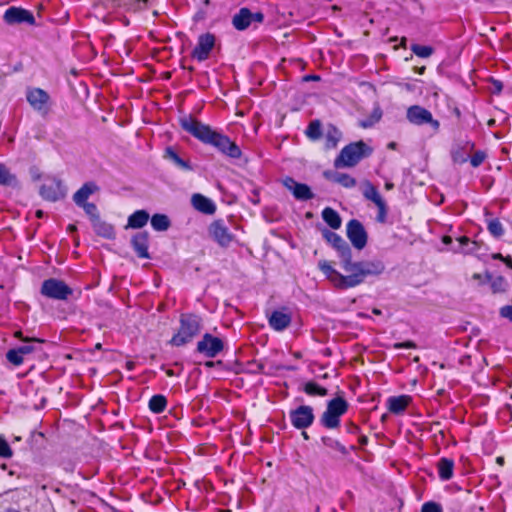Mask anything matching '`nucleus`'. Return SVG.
<instances>
[{"instance_id": "4c0bfd02", "label": "nucleus", "mask_w": 512, "mask_h": 512, "mask_svg": "<svg viewBox=\"0 0 512 512\" xmlns=\"http://www.w3.org/2000/svg\"><path fill=\"white\" fill-rule=\"evenodd\" d=\"M305 134L309 139L313 141L319 140L322 136L321 122L317 119L311 121L305 131Z\"/></svg>"}, {"instance_id": "473e14b6", "label": "nucleus", "mask_w": 512, "mask_h": 512, "mask_svg": "<svg viewBox=\"0 0 512 512\" xmlns=\"http://www.w3.org/2000/svg\"><path fill=\"white\" fill-rule=\"evenodd\" d=\"M0 185L11 187L18 185L16 175L12 174L7 166L3 163H0Z\"/></svg>"}, {"instance_id": "a18cd8bd", "label": "nucleus", "mask_w": 512, "mask_h": 512, "mask_svg": "<svg viewBox=\"0 0 512 512\" xmlns=\"http://www.w3.org/2000/svg\"><path fill=\"white\" fill-rule=\"evenodd\" d=\"M487 155L483 151H476L470 158L471 165L476 168L479 167L484 160L486 159Z\"/></svg>"}, {"instance_id": "f03ea898", "label": "nucleus", "mask_w": 512, "mask_h": 512, "mask_svg": "<svg viewBox=\"0 0 512 512\" xmlns=\"http://www.w3.org/2000/svg\"><path fill=\"white\" fill-rule=\"evenodd\" d=\"M181 128L191 134L204 144L216 148L219 152L233 159H239L242 156L240 147L228 136L212 129L193 116H185L180 119Z\"/></svg>"}, {"instance_id": "37998d69", "label": "nucleus", "mask_w": 512, "mask_h": 512, "mask_svg": "<svg viewBox=\"0 0 512 512\" xmlns=\"http://www.w3.org/2000/svg\"><path fill=\"white\" fill-rule=\"evenodd\" d=\"M12 456L13 450L4 436L0 435V458L10 459Z\"/></svg>"}, {"instance_id": "dca6fc26", "label": "nucleus", "mask_w": 512, "mask_h": 512, "mask_svg": "<svg viewBox=\"0 0 512 512\" xmlns=\"http://www.w3.org/2000/svg\"><path fill=\"white\" fill-rule=\"evenodd\" d=\"M215 45V37L210 33L202 34L198 38L197 45L192 51V57L199 62L208 59L211 50Z\"/></svg>"}, {"instance_id": "5701e85b", "label": "nucleus", "mask_w": 512, "mask_h": 512, "mask_svg": "<svg viewBox=\"0 0 512 512\" xmlns=\"http://www.w3.org/2000/svg\"><path fill=\"white\" fill-rule=\"evenodd\" d=\"M164 158L172 162L174 166L182 171L189 172L193 171L194 169L190 161L181 158L180 155L172 147H167L165 149Z\"/></svg>"}, {"instance_id": "7c9ffc66", "label": "nucleus", "mask_w": 512, "mask_h": 512, "mask_svg": "<svg viewBox=\"0 0 512 512\" xmlns=\"http://www.w3.org/2000/svg\"><path fill=\"white\" fill-rule=\"evenodd\" d=\"M94 231L105 238H112L114 236V228L112 225L102 221L100 218L92 222Z\"/></svg>"}, {"instance_id": "6ab92c4d", "label": "nucleus", "mask_w": 512, "mask_h": 512, "mask_svg": "<svg viewBox=\"0 0 512 512\" xmlns=\"http://www.w3.org/2000/svg\"><path fill=\"white\" fill-rule=\"evenodd\" d=\"M132 247L139 258L150 259L148 251L149 234L146 231L135 234L131 239Z\"/></svg>"}, {"instance_id": "bb28decb", "label": "nucleus", "mask_w": 512, "mask_h": 512, "mask_svg": "<svg viewBox=\"0 0 512 512\" xmlns=\"http://www.w3.org/2000/svg\"><path fill=\"white\" fill-rule=\"evenodd\" d=\"M437 471L442 481H448L454 474V461L450 458H440L437 463Z\"/></svg>"}, {"instance_id": "7ed1b4c3", "label": "nucleus", "mask_w": 512, "mask_h": 512, "mask_svg": "<svg viewBox=\"0 0 512 512\" xmlns=\"http://www.w3.org/2000/svg\"><path fill=\"white\" fill-rule=\"evenodd\" d=\"M372 153L373 148L364 141L352 142L341 149L334 160V167L336 169L355 167L360 161L370 157Z\"/></svg>"}, {"instance_id": "9d476101", "label": "nucleus", "mask_w": 512, "mask_h": 512, "mask_svg": "<svg viewBox=\"0 0 512 512\" xmlns=\"http://www.w3.org/2000/svg\"><path fill=\"white\" fill-rule=\"evenodd\" d=\"M26 99L30 106L40 113L47 115L50 110V96L41 88H28L26 91Z\"/></svg>"}, {"instance_id": "4468645a", "label": "nucleus", "mask_w": 512, "mask_h": 512, "mask_svg": "<svg viewBox=\"0 0 512 512\" xmlns=\"http://www.w3.org/2000/svg\"><path fill=\"white\" fill-rule=\"evenodd\" d=\"M3 19L5 23L9 25L28 24L30 26L35 25V17L32 12L22 7L12 6L9 7L4 15Z\"/></svg>"}, {"instance_id": "de8ad7c7", "label": "nucleus", "mask_w": 512, "mask_h": 512, "mask_svg": "<svg viewBox=\"0 0 512 512\" xmlns=\"http://www.w3.org/2000/svg\"><path fill=\"white\" fill-rule=\"evenodd\" d=\"M377 208H378L377 221L380 223H384L386 221V217H387L386 202L383 201L382 203L378 204Z\"/></svg>"}, {"instance_id": "72a5a7b5", "label": "nucleus", "mask_w": 512, "mask_h": 512, "mask_svg": "<svg viewBox=\"0 0 512 512\" xmlns=\"http://www.w3.org/2000/svg\"><path fill=\"white\" fill-rule=\"evenodd\" d=\"M486 281L490 282L491 289L493 293H501L504 292L507 288V281L503 276H497L493 278L491 273H485Z\"/></svg>"}, {"instance_id": "0eeeda50", "label": "nucleus", "mask_w": 512, "mask_h": 512, "mask_svg": "<svg viewBox=\"0 0 512 512\" xmlns=\"http://www.w3.org/2000/svg\"><path fill=\"white\" fill-rule=\"evenodd\" d=\"M406 118L411 124L416 126L429 125L434 132H437L440 128V122L433 118L432 113L428 109L420 105L408 107Z\"/></svg>"}, {"instance_id": "4d7b16f0", "label": "nucleus", "mask_w": 512, "mask_h": 512, "mask_svg": "<svg viewBox=\"0 0 512 512\" xmlns=\"http://www.w3.org/2000/svg\"><path fill=\"white\" fill-rule=\"evenodd\" d=\"M503 262L510 268H512V258L510 255L504 256Z\"/></svg>"}, {"instance_id": "c03bdc74", "label": "nucleus", "mask_w": 512, "mask_h": 512, "mask_svg": "<svg viewBox=\"0 0 512 512\" xmlns=\"http://www.w3.org/2000/svg\"><path fill=\"white\" fill-rule=\"evenodd\" d=\"M85 211V213L90 217L91 222L100 218L98 214V209L94 203L87 202L85 204L80 205Z\"/></svg>"}, {"instance_id": "aec40b11", "label": "nucleus", "mask_w": 512, "mask_h": 512, "mask_svg": "<svg viewBox=\"0 0 512 512\" xmlns=\"http://www.w3.org/2000/svg\"><path fill=\"white\" fill-rule=\"evenodd\" d=\"M34 347L30 343H25L15 349H10L6 353L7 360L14 366H20L24 361V356L32 353Z\"/></svg>"}, {"instance_id": "79ce46f5", "label": "nucleus", "mask_w": 512, "mask_h": 512, "mask_svg": "<svg viewBox=\"0 0 512 512\" xmlns=\"http://www.w3.org/2000/svg\"><path fill=\"white\" fill-rule=\"evenodd\" d=\"M382 117V112L379 108L373 110L371 115L364 120L360 121V126L362 128L372 127L375 123H377Z\"/></svg>"}, {"instance_id": "cd10ccee", "label": "nucleus", "mask_w": 512, "mask_h": 512, "mask_svg": "<svg viewBox=\"0 0 512 512\" xmlns=\"http://www.w3.org/2000/svg\"><path fill=\"white\" fill-rule=\"evenodd\" d=\"M150 216L146 210H137L128 217V228L141 229L149 221Z\"/></svg>"}, {"instance_id": "13d9d810", "label": "nucleus", "mask_w": 512, "mask_h": 512, "mask_svg": "<svg viewBox=\"0 0 512 512\" xmlns=\"http://www.w3.org/2000/svg\"><path fill=\"white\" fill-rule=\"evenodd\" d=\"M458 240L461 245H468L470 243V239L466 236H462Z\"/></svg>"}, {"instance_id": "09e8293b", "label": "nucleus", "mask_w": 512, "mask_h": 512, "mask_svg": "<svg viewBox=\"0 0 512 512\" xmlns=\"http://www.w3.org/2000/svg\"><path fill=\"white\" fill-rule=\"evenodd\" d=\"M500 316L512 322V305H506L500 308Z\"/></svg>"}, {"instance_id": "2f4dec72", "label": "nucleus", "mask_w": 512, "mask_h": 512, "mask_svg": "<svg viewBox=\"0 0 512 512\" xmlns=\"http://www.w3.org/2000/svg\"><path fill=\"white\" fill-rule=\"evenodd\" d=\"M166 406H167V399L164 395H161V394L153 395L150 398L149 403H148V407H149L150 411L155 414L162 413L166 409Z\"/></svg>"}, {"instance_id": "f3484780", "label": "nucleus", "mask_w": 512, "mask_h": 512, "mask_svg": "<svg viewBox=\"0 0 512 512\" xmlns=\"http://www.w3.org/2000/svg\"><path fill=\"white\" fill-rule=\"evenodd\" d=\"M282 182L284 187L291 191L295 199L299 201H307L314 197L313 192L307 184L298 183L292 177H286Z\"/></svg>"}, {"instance_id": "052dcab7", "label": "nucleus", "mask_w": 512, "mask_h": 512, "mask_svg": "<svg viewBox=\"0 0 512 512\" xmlns=\"http://www.w3.org/2000/svg\"><path fill=\"white\" fill-rule=\"evenodd\" d=\"M134 367H135L134 362H132V361H128V362L126 363V368H127L128 370H133V369H134Z\"/></svg>"}, {"instance_id": "c756f323", "label": "nucleus", "mask_w": 512, "mask_h": 512, "mask_svg": "<svg viewBox=\"0 0 512 512\" xmlns=\"http://www.w3.org/2000/svg\"><path fill=\"white\" fill-rule=\"evenodd\" d=\"M322 218L332 229H339L341 227L342 220L339 213L330 207L323 209Z\"/></svg>"}, {"instance_id": "49530a36", "label": "nucleus", "mask_w": 512, "mask_h": 512, "mask_svg": "<svg viewBox=\"0 0 512 512\" xmlns=\"http://www.w3.org/2000/svg\"><path fill=\"white\" fill-rule=\"evenodd\" d=\"M421 512H443V509L439 503L430 501L422 505Z\"/></svg>"}, {"instance_id": "1a4fd4ad", "label": "nucleus", "mask_w": 512, "mask_h": 512, "mask_svg": "<svg viewBox=\"0 0 512 512\" xmlns=\"http://www.w3.org/2000/svg\"><path fill=\"white\" fill-rule=\"evenodd\" d=\"M209 236L222 248L229 247L236 239L224 220L213 221L208 227Z\"/></svg>"}, {"instance_id": "f704fd0d", "label": "nucleus", "mask_w": 512, "mask_h": 512, "mask_svg": "<svg viewBox=\"0 0 512 512\" xmlns=\"http://www.w3.org/2000/svg\"><path fill=\"white\" fill-rule=\"evenodd\" d=\"M363 196L367 199L372 201L376 206L383 201H385L382 196L380 195L377 188L370 182L365 183V188L363 190Z\"/></svg>"}, {"instance_id": "393cba45", "label": "nucleus", "mask_w": 512, "mask_h": 512, "mask_svg": "<svg viewBox=\"0 0 512 512\" xmlns=\"http://www.w3.org/2000/svg\"><path fill=\"white\" fill-rule=\"evenodd\" d=\"M411 397L408 395L392 396L387 400L388 410L393 414H401L408 407Z\"/></svg>"}, {"instance_id": "a211bd4d", "label": "nucleus", "mask_w": 512, "mask_h": 512, "mask_svg": "<svg viewBox=\"0 0 512 512\" xmlns=\"http://www.w3.org/2000/svg\"><path fill=\"white\" fill-rule=\"evenodd\" d=\"M292 321V315L287 308L273 311L268 317L269 326L275 331H283L288 328Z\"/></svg>"}, {"instance_id": "a19ab883", "label": "nucleus", "mask_w": 512, "mask_h": 512, "mask_svg": "<svg viewBox=\"0 0 512 512\" xmlns=\"http://www.w3.org/2000/svg\"><path fill=\"white\" fill-rule=\"evenodd\" d=\"M411 51L420 58H428L430 57L434 49L431 46H425L420 44H413L411 45Z\"/></svg>"}, {"instance_id": "774afa93", "label": "nucleus", "mask_w": 512, "mask_h": 512, "mask_svg": "<svg viewBox=\"0 0 512 512\" xmlns=\"http://www.w3.org/2000/svg\"><path fill=\"white\" fill-rule=\"evenodd\" d=\"M496 461H497L498 464L503 465L504 458L503 457H497Z\"/></svg>"}, {"instance_id": "423d86ee", "label": "nucleus", "mask_w": 512, "mask_h": 512, "mask_svg": "<svg viewBox=\"0 0 512 512\" xmlns=\"http://www.w3.org/2000/svg\"><path fill=\"white\" fill-rule=\"evenodd\" d=\"M40 293L48 299L67 301L73 295V289L63 280L49 278L42 282Z\"/></svg>"}, {"instance_id": "338daca9", "label": "nucleus", "mask_w": 512, "mask_h": 512, "mask_svg": "<svg viewBox=\"0 0 512 512\" xmlns=\"http://www.w3.org/2000/svg\"><path fill=\"white\" fill-rule=\"evenodd\" d=\"M451 241H452V240H451V237H449V236H445V237L443 238V242H444V243H451Z\"/></svg>"}, {"instance_id": "680f3d73", "label": "nucleus", "mask_w": 512, "mask_h": 512, "mask_svg": "<svg viewBox=\"0 0 512 512\" xmlns=\"http://www.w3.org/2000/svg\"><path fill=\"white\" fill-rule=\"evenodd\" d=\"M425 69H426V68H425V66H422V67H420V68H417V69H416V72H417L418 74H424Z\"/></svg>"}, {"instance_id": "4be33fe9", "label": "nucleus", "mask_w": 512, "mask_h": 512, "mask_svg": "<svg viewBox=\"0 0 512 512\" xmlns=\"http://www.w3.org/2000/svg\"><path fill=\"white\" fill-rule=\"evenodd\" d=\"M191 202L196 210L204 214L212 215L216 211L214 202L202 194H194L192 196Z\"/></svg>"}, {"instance_id": "603ef678", "label": "nucleus", "mask_w": 512, "mask_h": 512, "mask_svg": "<svg viewBox=\"0 0 512 512\" xmlns=\"http://www.w3.org/2000/svg\"><path fill=\"white\" fill-rule=\"evenodd\" d=\"M394 347L396 349H401V348L414 349V348H416V344L412 341H405V342H401V343H396L394 345Z\"/></svg>"}, {"instance_id": "6e6d98bb", "label": "nucleus", "mask_w": 512, "mask_h": 512, "mask_svg": "<svg viewBox=\"0 0 512 512\" xmlns=\"http://www.w3.org/2000/svg\"><path fill=\"white\" fill-rule=\"evenodd\" d=\"M472 278H473L474 280L479 281L481 284H484V283H486V282H487V281H486V278H485V275L483 276V275H481V274H479V273H474V274H473V276H472Z\"/></svg>"}, {"instance_id": "c9c22d12", "label": "nucleus", "mask_w": 512, "mask_h": 512, "mask_svg": "<svg viewBox=\"0 0 512 512\" xmlns=\"http://www.w3.org/2000/svg\"><path fill=\"white\" fill-rule=\"evenodd\" d=\"M171 222L165 214H154L151 217V226L156 231H166L169 229Z\"/></svg>"}, {"instance_id": "39448f33", "label": "nucleus", "mask_w": 512, "mask_h": 512, "mask_svg": "<svg viewBox=\"0 0 512 512\" xmlns=\"http://www.w3.org/2000/svg\"><path fill=\"white\" fill-rule=\"evenodd\" d=\"M349 408L348 402L342 397L337 396L327 402L326 410L320 417V423L327 429H335L340 425V418Z\"/></svg>"}, {"instance_id": "e433bc0d", "label": "nucleus", "mask_w": 512, "mask_h": 512, "mask_svg": "<svg viewBox=\"0 0 512 512\" xmlns=\"http://www.w3.org/2000/svg\"><path fill=\"white\" fill-rule=\"evenodd\" d=\"M321 442L325 447L330 448L334 451H337L343 456L348 455V449L342 443H340L337 439H334L330 436H322Z\"/></svg>"}, {"instance_id": "bf43d9fd", "label": "nucleus", "mask_w": 512, "mask_h": 512, "mask_svg": "<svg viewBox=\"0 0 512 512\" xmlns=\"http://www.w3.org/2000/svg\"><path fill=\"white\" fill-rule=\"evenodd\" d=\"M491 258L494 260H501L503 262L504 256L501 253H493Z\"/></svg>"}, {"instance_id": "58836bf2", "label": "nucleus", "mask_w": 512, "mask_h": 512, "mask_svg": "<svg viewBox=\"0 0 512 512\" xmlns=\"http://www.w3.org/2000/svg\"><path fill=\"white\" fill-rule=\"evenodd\" d=\"M303 390L310 396H326L328 394V390L326 388L313 381L305 383Z\"/></svg>"}, {"instance_id": "8fccbe9b", "label": "nucleus", "mask_w": 512, "mask_h": 512, "mask_svg": "<svg viewBox=\"0 0 512 512\" xmlns=\"http://www.w3.org/2000/svg\"><path fill=\"white\" fill-rule=\"evenodd\" d=\"M15 337L20 339L21 341H23L25 343H32V342L42 343L43 342V340H41L39 338H27V337H24L23 333L21 331H16L15 332Z\"/></svg>"}, {"instance_id": "3c124183", "label": "nucleus", "mask_w": 512, "mask_h": 512, "mask_svg": "<svg viewBox=\"0 0 512 512\" xmlns=\"http://www.w3.org/2000/svg\"><path fill=\"white\" fill-rule=\"evenodd\" d=\"M452 159L456 163L463 164L468 160V157L460 153L459 151H455L452 153Z\"/></svg>"}, {"instance_id": "c85d7f7f", "label": "nucleus", "mask_w": 512, "mask_h": 512, "mask_svg": "<svg viewBox=\"0 0 512 512\" xmlns=\"http://www.w3.org/2000/svg\"><path fill=\"white\" fill-rule=\"evenodd\" d=\"M341 137H342L341 131L333 124H329L327 126V129L325 132L326 148L327 149L336 148Z\"/></svg>"}, {"instance_id": "ea45409f", "label": "nucleus", "mask_w": 512, "mask_h": 512, "mask_svg": "<svg viewBox=\"0 0 512 512\" xmlns=\"http://www.w3.org/2000/svg\"><path fill=\"white\" fill-rule=\"evenodd\" d=\"M487 230L495 238L502 237L505 232L502 223L497 218L487 220Z\"/></svg>"}, {"instance_id": "20e7f679", "label": "nucleus", "mask_w": 512, "mask_h": 512, "mask_svg": "<svg viewBox=\"0 0 512 512\" xmlns=\"http://www.w3.org/2000/svg\"><path fill=\"white\" fill-rule=\"evenodd\" d=\"M180 327L178 332L170 340L173 346H183L189 343L201 331L202 319L198 315L187 313L182 314L179 319Z\"/></svg>"}, {"instance_id": "864d4df0", "label": "nucleus", "mask_w": 512, "mask_h": 512, "mask_svg": "<svg viewBox=\"0 0 512 512\" xmlns=\"http://www.w3.org/2000/svg\"><path fill=\"white\" fill-rule=\"evenodd\" d=\"M346 430L348 433L356 434L359 432V427L357 425H355L354 423H348L346 425Z\"/></svg>"}, {"instance_id": "9b49d317", "label": "nucleus", "mask_w": 512, "mask_h": 512, "mask_svg": "<svg viewBox=\"0 0 512 512\" xmlns=\"http://www.w3.org/2000/svg\"><path fill=\"white\" fill-rule=\"evenodd\" d=\"M289 418L294 428L304 430L313 424L314 410L311 406L301 405L290 411Z\"/></svg>"}, {"instance_id": "a878e982", "label": "nucleus", "mask_w": 512, "mask_h": 512, "mask_svg": "<svg viewBox=\"0 0 512 512\" xmlns=\"http://www.w3.org/2000/svg\"><path fill=\"white\" fill-rule=\"evenodd\" d=\"M114 6L123 7L128 12H140L148 8V0H112Z\"/></svg>"}, {"instance_id": "ddd939ff", "label": "nucleus", "mask_w": 512, "mask_h": 512, "mask_svg": "<svg viewBox=\"0 0 512 512\" xmlns=\"http://www.w3.org/2000/svg\"><path fill=\"white\" fill-rule=\"evenodd\" d=\"M264 14L262 12H251L250 9L243 7L233 17L232 25L238 31L246 30L252 23H262Z\"/></svg>"}, {"instance_id": "e2e57ef3", "label": "nucleus", "mask_w": 512, "mask_h": 512, "mask_svg": "<svg viewBox=\"0 0 512 512\" xmlns=\"http://www.w3.org/2000/svg\"><path fill=\"white\" fill-rule=\"evenodd\" d=\"M43 215H44V212H43L42 210H37V211H36V217H37V218H42V217H43Z\"/></svg>"}, {"instance_id": "5fc2aeb1", "label": "nucleus", "mask_w": 512, "mask_h": 512, "mask_svg": "<svg viewBox=\"0 0 512 512\" xmlns=\"http://www.w3.org/2000/svg\"><path fill=\"white\" fill-rule=\"evenodd\" d=\"M303 80L305 82H308V81H319L320 80V76L319 75H315V74L305 75L303 77Z\"/></svg>"}, {"instance_id": "0e129e2a", "label": "nucleus", "mask_w": 512, "mask_h": 512, "mask_svg": "<svg viewBox=\"0 0 512 512\" xmlns=\"http://www.w3.org/2000/svg\"><path fill=\"white\" fill-rule=\"evenodd\" d=\"M68 230H69L70 232H74V231H76V226H75V225H73V224H70V225L68 226Z\"/></svg>"}, {"instance_id": "69168bd1", "label": "nucleus", "mask_w": 512, "mask_h": 512, "mask_svg": "<svg viewBox=\"0 0 512 512\" xmlns=\"http://www.w3.org/2000/svg\"><path fill=\"white\" fill-rule=\"evenodd\" d=\"M214 365H215V362H213V361H207V362L205 363V366H206V367H214Z\"/></svg>"}, {"instance_id": "f257e3e1", "label": "nucleus", "mask_w": 512, "mask_h": 512, "mask_svg": "<svg viewBox=\"0 0 512 512\" xmlns=\"http://www.w3.org/2000/svg\"><path fill=\"white\" fill-rule=\"evenodd\" d=\"M322 235L337 251L341 266L348 273V275L341 274L325 260L318 263L319 269L335 288L345 290L356 287L363 283L366 277L378 276L385 270L384 263L378 259L352 261L351 248L339 234L326 229Z\"/></svg>"}, {"instance_id": "f8f14e48", "label": "nucleus", "mask_w": 512, "mask_h": 512, "mask_svg": "<svg viewBox=\"0 0 512 512\" xmlns=\"http://www.w3.org/2000/svg\"><path fill=\"white\" fill-rule=\"evenodd\" d=\"M346 234L351 244L357 250L367 245L368 235L363 224L357 219H351L346 225Z\"/></svg>"}, {"instance_id": "6e6552de", "label": "nucleus", "mask_w": 512, "mask_h": 512, "mask_svg": "<svg viewBox=\"0 0 512 512\" xmlns=\"http://www.w3.org/2000/svg\"><path fill=\"white\" fill-rule=\"evenodd\" d=\"M224 341L210 333H205L197 342L196 351L207 358L218 356L224 349Z\"/></svg>"}, {"instance_id": "412c9836", "label": "nucleus", "mask_w": 512, "mask_h": 512, "mask_svg": "<svg viewBox=\"0 0 512 512\" xmlns=\"http://www.w3.org/2000/svg\"><path fill=\"white\" fill-rule=\"evenodd\" d=\"M323 175L327 180L337 183L344 188H353L356 185V179L347 173L325 171Z\"/></svg>"}, {"instance_id": "2eb2a0df", "label": "nucleus", "mask_w": 512, "mask_h": 512, "mask_svg": "<svg viewBox=\"0 0 512 512\" xmlns=\"http://www.w3.org/2000/svg\"><path fill=\"white\" fill-rule=\"evenodd\" d=\"M39 193L44 200L56 202L65 196L62 182L57 178L47 179L39 189Z\"/></svg>"}, {"instance_id": "b1692460", "label": "nucleus", "mask_w": 512, "mask_h": 512, "mask_svg": "<svg viewBox=\"0 0 512 512\" xmlns=\"http://www.w3.org/2000/svg\"><path fill=\"white\" fill-rule=\"evenodd\" d=\"M98 190L99 187L94 182H86L74 193L73 201L77 206L85 204L87 199Z\"/></svg>"}]
</instances>
